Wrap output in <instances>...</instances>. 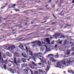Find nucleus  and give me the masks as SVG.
<instances>
[{"label":"nucleus","mask_w":74,"mask_h":74,"mask_svg":"<svg viewBox=\"0 0 74 74\" xmlns=\"http://www.w3.org/2000/svg\"><path fill=\"white\" fill-rule=\"evenodd\" d=\"M41 52H39L38 53L35 54H34V56L35 57H39L40 56V55H41Z\"/></svg>","instance_id":"1a4fd4ad"},{"label":"nucleus","mask_w":74,"mask_h":74,"mask_svg":"<svg viewBox=\"0 0 74 74\" xmlns=\"http://www.w3.org/2000/svg\"><path fill=\"white\" fill-rule=\"evenodd\" d=\"M67 40H65V42L64 43V45H66V44H67Z\"/></svg>","instance_id":"2f4dec72"},{"label":"nucleus","mask_w":74,"mask_h":74,"mask_svg":"<svg viewBox=\"0 0 74 74\" xmlns=\"http://www.w3.org/2000/svg\"><path fill=\"white\" fill-rule=\"evenodd\" d=\"M16 6V5H15V4H14L13 5H12V7L14 8H15V6Z\"/></svg>","instance_id":"49530a36"},{"label":"nucleus","mask_w":74,"mask_h":74,"mask_svg":"<svg viewBox=\"0 0 74 74\" xmlns=\"http://www.w3.org/2000/svg\"><path fill=\"white\" fill-rule=\"evenodd\" d=\"M62 63L63 64H64V65H65L66 64V62L64 61H62L61 64Z\"/></svg>","instance_id":"393cba45"},{"label":"nucleus","mask_w":74,"mask_h":74,"mask_svg":"<svg viewBox=\"0 0 74 74\" xmlns=\"http://www.w3.org/2000/svg\"><path fill=\"white\" fill-rule=\"evenodd\" d=\"M56 23V22H54L52 23V24L54 25V24H55V23Z\"/></svg>","instance_id":"6e6d98bb"},{"label":"nucleus","mask_w":74,"mask_h":74,"mask_svg":"<svg viewBox=\"0 0 74 74\" xmlns=\"http://www.w3.org/2000/svg\"><path fill=\"white\" fill-rule=\"evenodd\" d=\"M22 61H23V62H24H24H25L26 61V60L24 58H22Z\"/></svg>","instance_id":"c756f323"},{"label":"nucleus","mask_w":74,"mask_h":74,"mask_svg":"<svg viewBox=\"0 0 74 74\" xmlns=\"http://www.w3.org/2000/svg\"><path fill=\"white\" fill-rule=\"evenodd\" d=\"M47 60L46 59L44 58V59H43V60L41 61L43 63H46V60Z\"/></svg>","instance_id":"2eb2a0df"},{"label":"nucleus","mask_w":74,"mask_h":74,"mask_svg":"<svg viewBox=\"0 0 74 74\" xmlns=\"http://www.w3.org/2000/svg\"><path fill=\"white\" fill-rule=\"evenodd\" d=\"M35 74H38V72L37 71H35Z\"/></svg>","instance_id":"8fccbe9b"},{"label":"nucleus","mask_w":74,"mask_h":74,"mask_svg":"<svg viewBox=\"0 0 74 74\" xmlns=\"http://www.w3.org/2000/svg\"><path fill=\"white\" fill-rule=\"evenodd\" d=\"M44 46L46 48V52H48V51H49V48H47V47L46 46V45H44Z\"/></svg>","instance_id":"4468645a"},{"label":"nucleus","mask_w":74,"mask_h":74,"mask_svg":"<svg viewBox=\"0 0 74 74\" xmlns=\"http://www.w3.org/2000/svg\"><path fill=\"white\" fill-rule=\"evenodd\" d=\"M48 6V4H47L45 6V7H46V8H47Z\"/></svg>","instance_id":"69168bd1"},{"label":"nucleus","mask_w":74,"mask_h":74,"mask_svg":"<svg viewBox=\"0 0 74 74\" xmlns=\"http://www.w3.org/2000/svg\"><path fill=\"white\" fill-rule=\"evenodd\" d=\"M14 10L16 12H18L19 11V9H14Z\"/></svg>","instance_id":"72a5a7b5"},{"label":"nucleus","mask_w":74,"mask_h":74,"mask_svg":"<svg viewBox=\"0 0 74 74\" xmlns=\"http://www.w3.org/2000/svg\"><path fill=\"white\" fill-rule=\"evenodd\" d=\"M46 40L48 44H50V41H49V39H48V38H46Z\"/></svg>","instance_id":"a211bd4d"},{"label":"nucleus","mask_w":74,"mask_h":74,"mask_svg":"<svg viewBox=\"0 0 74 74\" xmlns=\"http://www.w3.org/2000/svg\"><path fill=\"white\" fill-rule=\"evenodd\" d=\"M40 51H42V52H43V51H44V49H43L42 48H41L40 49Z\"/></svg>","instance_id":"3c124183"},{"label":"nucleus","mask_w":74,"mask_h":74,"mask_svg":"<svg viewBox=\"0 0 74 74\" xmlns=\"http://www.w3.org/2000/svg\"><path fill=\"white\" fill-rule=\"evenodd\" d=\"M33 58L34 61H36V57H33Z\"/></svg>","instance_id":"09e8293b"},{"label":"nucleus","mask_w":74,"mask_h":74,"mask_svg":"<svg viewBox=\"0 0 74 74\" xmlns=\"http://www.w3.org/2000/svg\"><path fill=\"white\" fill-rule=\"evenodd\" d=\"M9 26H10V25H8L7 26V27L8 29H9V30H10V27H9Z\"/></svg>","instance_id":"a18cd8bd"},{"label":"nucleus","mask_w":74,"mask_h":74,"mask_svg":"<svg viewBox=\"0 0 74 74\" xmlns=\"http://www.w3.org/2000/svg\"><path fill=\"white\" fill-rule=\"evenodd\" d=\"M50 64H50V63H49V61L48 62V65L49 66H47V68L46 69V70L45 71L47 73L48 71V70H49V66H50Z\"/></svg>","instance_id":"39448f33"},{"label":"nucleus","mask_w":74,"mask_h":74,"mask_svg":"<svg viewBox=\"0 0 74 74\" xmlns=\"http://www.w3.org/2000/svg\"><path fill=\"white\" fill-rule=\"evenodd\" d=\"M14 48H15V46H11V49H12V50H13Z\"/></svg>","instance_id":"a878e982"},{"label":"nucleus","mask_w":74,"mask_h":74,"mask_svg":"<svg viewBox=\"0 0 74 74\" xmlns=\"http://www.w3.org/2000/svg\"><path fill=\"white\" fill-rule=\"evenodd\" d=\"M68 60H69V62L71 63L72 62H73V58L68 59Z\"/></svg>","instance_id":"dca6fc26"},{"label":"nucleus","mask_w":74,"mask_h":74,"mask_svg":"<svg viewBox=\"0 0 74 74\" xmlns=\"http://www.w3.org/2000/svg\"><path fill=\"white\" fill-rule=\"evenodd\" d=\"M59 56V55H58V53H56V55L54 56V57L55 58H58Z\"/></svg>","instance_id":"6ab92c4d"},{"label":"nucleus","mask_w":74,"mask_h":74,"mask_svg":"<svg viewBox=\"0 0 74 74\" xmlns=\"http://www.w3.org/2000/svg\"><path fill=\"white\" fill-rule=\"evenodd\" d=\"M4 68L5 70H6V69H7V66H6V65L5 64L4 65Z\"/></svg>","instance_id":"473e14b6"},{"label":"nucleus","mask_w":74,"mask_h":74,"mask_svg":"<svg viewBox=\"0 0 74 74\" xmlns=\"http://www.w3.org/2000/svg\"><path fill=\"white\" fill-rule=\"evenodd\" d=\"M71 62H69V60H68L67 61L66 63V64L65 66H69L70 65V63Z\"/></svg>","instance_id":"0eeeda50"},{"label":"nucleus","mask_w":74,"mask_h":74,"mask_svg":"<svg viewBox=\"0 0 74 74\" xmlns=\"http://www.w3.org/2000/svg\"><path fill=\"white\" fill-rule=\"evenodd\" d=\"M55 37V38H56V39H57L58 37H59V36H60V34L58 33H56L55 34V35L53 36Z\"/></svg>","instance_id":"423d86ee"},{"label":"nucleus","mask_w":74,"mask_h":74,"mask_svg":"<svg viewBox=\"0 0 74 74\" xmlns=\"http://www.w3.org/2000/svg\"><path fill=\"white\" fill-rule=\"evenodd\" d=\"M66 25L67 26H71V25H70V24H66Z\"/></svg>","instance_id":"de8ad7c7"},{"label":"nucleus","mask_w":74,"mask_h":74,"mask_svg":"<svg viewBox=\"0 0 74 74\" xmlns=\"http://www.w3.org/2000/svg\"><path fill=\"white\" fill-rule=\"evenodd\" d=\"M6 55L9 57H12V55L11 54H10L9 53L7 52L6 53Z\"/></svg>","instance_id":"f8f14e48"},{"label":"nucleus","mask_w":74,"mask_h":74,"mask_svg":"<svg viewBox=\"0 0 74 74\" xmlns=\"http://www.w3.org/2000/svg\"><path fill=\"white\" fill-rule=\"evenodd\" d=\"M32 64L34 66H37V65L36 64L33 62H32Z\"/></svg>","instance_id":"4be33fe9"},{"label":"nucleus","mask_w":74,"mask_h":74,"mask_svg":"<svg viewBox=\"0 0 74 74\" xmlns=\"http://www.w3.org/2000/svg\"><path fill=\"white\" fill-rule=\"evenodd\" d=\"M9 17H10V16H8L6 18H5L3 19V20L5 21L7 19H8V18Z\"/></svg>","instance_id":"f704fd0d"},{"label":"nucleus","mask_w":74,"mask_h":74,"mask_svg":"<svg viewBox=\"0 0 74 74\" xmlns=\"http://www.w3.org/2000/svg\"><path fill=\"white\" fill-rule=\"evenodd\" d=\"M19 47H20V48L21 49H23V46L22 45H21L19 46Z\"/></svg>","instance_id":"cd10ccee"},{"label":"nucleus","mask_w":74,"mask_h":74,"mask_svg":"<svg viewBox=\"0 0 74 74\" xmlns=\"http://www.w3.org/2000/svg\"><path fill=\"white\" fill-rule=\"evenodd\" d=\"M5 8V6H2L1 8V9H3V8Z\"/></svg>","instance_id":"864d4df0"},{"label":"nucleus","mask_w":74,"mask_h":74,"mask_svg":"<svg viewBox=\"0 0 74 74\" xmlns=\"http://www.w3.org/2000/svg\"><path fill=\"white\" fill-rule=\"evenodd\" d=\"M14 63H15V64L17 66H20V65L18 64L20 63L21 62V60L20 59H16V58H15L14 59Z\"/></svg>","instance_id":"7ed1b4c3"},{"label":"nucleus","mask_w":74,"mask_h":74,"mask_svg":"<svg viewBox=\"0 0 74 74\" xmlns=\"http://www.w3.org/2000/svg\"><path fill=\"white\" fill-rule=\"evenodd\" d=\"M62 2H63V0H61L60 1V3L62 4Z\"/></svg>","instance_id":"13d9d810"},{"label":"nucleus","mask_w":74,"mask_h":74,"mask_svg":"<svg viewBox=\"0 0 74 74\" xmlns=\"http://www.w3.org/2000/svg\"><path fill=\"white\" fill-rule=\"evenodd\" d=\"M37 10H42V9L41 8H38Z\"/></svg>","instance_id":"c03bdc74"},{"label":"nucleus","mask_w":74,"mask_h":74,"mask_svg":"<svg viewBox=\"0 0 74 74\" xmlns=\"http://www.w3.org/2000/svg\"><path fill=\"white\" fill-rule=\"evenodd\" d=\"M14 26H12L11 27V29H14Z\"/></svg>","instance_id":"603ef678"},{"label":"nucleus","mask_w":74,"mask_h":74,"mask_svg":"<svg viewBox=\"0 0 74 74\" xmlns=\"http://www.w3.org/2000/svg\"><path fill=\"white\" fill-rule=\"evenodd\" d=\"M56 67H58L60 69H64V66L62 64V62H58L56 65Z\"/></svg>","instance_id":"f03ea898"},{"label":"nucleus","mask_w":74,"mask_h":74,"mask_svg":"<svg viewBox=\"0 0 74 74\" xmlns=\"http://www.w3.org/2000/svg\"><path fill=\"white\" fill-rule=\"evenodd\" d=\"M62 41H60V42H59V44H62Z\"/></svg>","instance_id":"680f3d73"},{"label":"nucleus","mask_w":74,"mask_h":74,"mask_svg":"<svg viewBox=\"0 0 74 74\" xmlns=\"http://www.w3.org/2000/svg\"><path fill=\"white\" fill-rule=\"evenodd\" d=\"M16 71V70H15V69H14L13 71H11V72L12 73H13V74H14L15 73Z\"/></svg>","instance_id":"b1692460"},{"label":"nucleus","mask_w":74,"mask_h":74,"mask_svg":"<svg viewBox=\"0 0 74 74\" xmlns=\"http://www.w3.org/2000/svg\"><path fill=\"white\" fill-rule=\"evenodd\" d=\"M70 50H67L66 51V55H69V54H70Z\"/></svg>","instance_id":"f3484780"},{"label":"nucleus","mask_w":74,"mask_h":74,"mask_svg":"<svg viewBox=\"0 0 74 74\" xmlns=\"http://www.w3.org/2000/svg\"><path fill=\"white\" fill-rule=\"evenodd\" d=\"M22 53V55L23 57H24L25 58H26L27 57L26 56V54H25L22 53V52L21 53Z\"/></svg>","instance_id":"5701e85b"},{"label":"nucleus","mask_w":74,"mask_h":74,"mask_svg":"<svg viewBox=\"0 0 74 74\" xmlns=\"http://www.w3.org/2000/svg\"><path fill=\"white\" fill-rule=\"evenodd\" d=\"M32 47L33 48L35 47L37 45H38V47H41V46H42V44L41 42L39 40L34 41L32 42Z\"/></svg>","instance_id":"f257e3e1"},{"label":"nucleus","mask_w":74,"mask_h":74,"mask_svg":"<svg viewBox=\"0 0 74 74\" xmlns=\"http://www.w3.org/2000/svg\"><path fill=\"white\" fill-rule=\"evenodd\" d=\"M15 55L16 56H17V57H18V56H19V54H18V53H15Z\"/></svg>","instance_id":"c85d7f7f"},{"label":"nucleus","mask_w":74,"mask_h":74,"mask_svg":"<svg viewBox=\"0 0 74 74\" xmlns=\"http://www.w3.org/2000/svg\"><path fill=\"white\" fill-rule=\"evenodd\" d=\"M30 71H31V74H33V71H32V70L31 69L30 70Z\"/></svg>","instance_id":"5fc2aeb1"},{"label":"nucleus","mask_w":74,"mask_h":74,"mask_svg":"<svg viewBox=\"0 0 74 74\" xmlns=\"http://www.w3.org/2000/svg\"><path fill=\"white\" fill-rule=\"evenodd\" d=\"M68 72L69 73H71L72 74H74V71H68Z\"/></svg>","instance_id":"bb28decb"},{"label":"nucleus","mask_w":74,"mask_h":74,"mask_svg":"<svg viewBox=\"0 0 74 74\" xmlns=\"http://www.w3.org/2000/svg\"><path fill=\"white\" fill-rule=\"evenodd\" d=\"M38 64L39 65H40V66H41V64H42V63H39Z\"/></svg>","instance_id":"e2e57ef3"},{"label":"nucleus","mask_w":74,"mask_h":74,"mask_svg":"<svg viewBox=\"0 0 74 74\" xmlns=\"http://www.w3.org/2000/svg\"><path fill=\"white\" fill-rule=\"evenodd\" d=\"M1 62L3 64L4 63V60H3V58H2L1 60Z\"/></svg>","instance_id":"ea45409f"},{"label":"nucleus","mask_w":74,"mask_h":74,"mask_svg":"<svg viewBox=\"0 0 74 74\" xmlns=\"http://www.w3.org/2000/svg\"><path fill=\"white\" fill-rule=\"evenodd\" d=\"M3 58H5V55L3 56Z\"/></svg>","instance_id":"774afa93"},{"label":"nucleus","mask_w":74,"mask_h":74,"mask_svg":"<svg viewBox=\"0 0 74 74\" xmlns=\"http://www.w3.org/2000/svg\"><path fill=\"white\" fill-rule=\"evenodd\" d=\"M29 54L30 55H31V56H33V53H32V51H29Z\"/></svg>","instance_id":"412c9836"},{"label":"nucleus","mask_w":74,"mask_h":74,"mask_svg":"<svg viewBox=\"0 0 74 74\" xmlns=\"http://www.w3.org/2000/svg\"><path fill=\"white\" fill-rule=\"evenodd\" d=\"M47 17H45L44 19V20H46L47 19Z\"/></svg>","instance_id":"4d7b16f0"},{"label":"nucleus","mask_w":74,"mask_h":74,"mask_svg":"<svg viewBox=\"0 0 74 74\" xmlns=\"http://www.w3.org/2000/svg\"><path fill=\"white\" fill-rule=\"evenodd\" d=\"M53 16L54 17V18H56V19L57 18V17L56 16H55V15H54V14H53Z\"/></svg>","instance_id":"052dcab7"},{"label":"nucleus","mask_w":74,"mask_h":74,"mask_svg":"<svg viewBox=\"0 0 74 74\" xmlns=\"http://www.w3.org/2000/svg\"><path fill=\"white\" fill-rule=\"evenodd\" d=\"M52 62H53L55 63V62H56V60H55V59H53L52 60Z\"/></svg>","instance_id":"c9c22d12"},{"label":"nucleus","mask_w":74,"mask_h":74,"mask_svg":"<svg viewBox=\"0 0 74 74\" xmlns=\"http://www.w3.org/2000/svg\"><path fill=\"white\" fill-rule=\"evenodd\" d=\"M21 24H20V25H15V26H16L17 27H18V26H21Z\"/></svg>","instance_id":"37998d69"},{"label":"nucleus","mask_w":74,"mask_h":74,"mask_svg":"<svg viewBox=\"0 0 74 74\" xmlns=\"http://www.w3.org/2000/svg\"><path fill=\"white\" fill-rule=\"evenodd\" d=\"M38 71L40 73H41L42 72V70H41L40 69H39V70H38Z\"/></svg>","instance_id":"a19ab883"},{"label":"nucleus","mask_w":74,"mask_h":74,"mask_svg":"<svg viewBox=\"0 0 74 74\" xmlns=\"http://www.w3.org/2000/svg\"><path fill=\"white\" fill-rule=\"evenodd\" d=\"M38 57H39L38 58L41 61H42V60H44V59L45 58H44V57H43L42 56H40Z\"/></svg>","instance_id":"6e6552de"},{"label":"nucleus","mask_w":74,"mask_h":74,"mask_svg":"<svg viewBox=\"0 0 74 74\" xmlns=\"http://www.w3.org/2000/svg\"><path fill=\"white\" fill-rule=\"evenodd\" d=\"M24 71H25V74H28V71H27V69H24Z\"/></svg>","instance_id":"aec40b11"},{"label":"nucleus","mask_w":74,"mask_h":74,"mask_svg":"<svg viewBox=\"0 0 74 74\" xmlns=\"http://www.w3.org/2000/svg\"><path fill=\"white\" fill-rule=\"evenodd\" d=\"M25 48L27 52H29V51H30L29 50L30 49V47L29 46L26 47Z\"/></svg>","instance_id":"9b49d317"},{"label":"nucleus","mask_w":74,"mask_h":74,"mask_svg":"<svg viewBox=\"0 0 74 74\" xmlns=\"http://www.w3.org/2000/svg\"><path fill=\"white\" fill-rule=\"evenodd\" d=\"M62 3H59V4H58V5H61V4Z\"/></svg>","instance_id":"338daca9"},{"label":"nucleus","mask_w":74,"mask_h":74,"mask_svg":"<svg viewBox=\"0 0 74 74\" xmlns=\"http://www.w3.org/2000/svg\"><path fill=\"white\" fill-rule=\"evenodd\" d=\"M28 66H29L32 69H34V66L31 63L29 64Z\"/></svg>","instance_id":"9d476101"},{"label":"nucleus","mask_w":74,"mask_h":74,"mask_svg":"<svg viewBox=\"0 0 74 74\" xmlns=\"http://www.w3.org/2000/svg\"><path fill=\"white\" fill-rule=\"evenodd\" d=\"M4 63H5V64H7V60H6L5 61Z\"/></svg>","instance_id":"bf43d9fd"},{"label":"nucleus","mask_w":74,"mask_h":74,"mask_svg":"<svg viewBox=\"0 0 74 74\" xmlns=\"http://www.w3.org/2000/svg\"><path fill=\"white\" fill-rule=\"evenodd\" d=\"M24 38L23 37V38H17L16 40H21V39H22V38Z\"/></svg>","instance_id":"7c9ffc66"},{"label":"nucleus","mask_w":74,"mask_h":74,"mask_svg":"<svg viewBox=\"0 0 74 74\" xmlns=\"http://www.w3.org/2000/svg\"><path fill=\"white\" fill-rule=\"evenodd\" d=\"M9 61L10 62V63H14V61H11L10 60H9Z\"/></svg>","instance_id":"e433bc0d"},{"label":"nucleus","mask_w":74,"mask_h":74,"mask_svg":"<svg viewBox=\"0 0 74 74\" xmlns=\"http://www.w3.org/2000/svg\"><path fill=\"white\" fill-rule=\"evenodd\" d=\"M5 49H8V50L10 49L11 46H10V47H9V46H6Z\"/></svg>","instance_id":"ddd939ff"},{"label":"nucleus","mask_w":74,"mask_h":74,"mask_svg":"<svg viewBox=\"0 0 74 74\" xmlns=\"http://www.w3.org/2000/svg\"><path fill=\"white\" fill-rule=\"evenodd\" d=\"M53 56V54H50L48 55V58L50 59V60L51 61L52 60Z\"/></svg>","instance_id":"20e7f679"},{"label":"nucleus","mask_w":74,"mask_h":74,"mask_svg":"<svg viewBox=\"0 0 74 74\" xmlns=\"http://www.w3.org/2000/svg\"><path fill=\"white\" fill-rule=\"evenodd\" d=\"M64 36L63 35L61 36L60 37V38H64Z\"/></svg>","instance_id":"4c0bfd02"},{"label":"nucleus","mask_w":74,"mask_h":74,"mask_svg":"<svg viewBox=\"0 0 74 74\" xmlns=\"http://www.w3.org/2000/svg\"><path fill=\"white\" fill-rule=\"evenodd\" d=\"M71 51H74V47H73L71 49Z\"/></svg>","instance_id":"58836bf2"},{"label":"nucleus","mask_w":74,"mask_h":74,"mask_svg":"<svg viewBox=\"0 0 74 74\" xmlns=\"http://www.w3.org/2000/svg\"><path fill=\"white\" fill-rule=\"evenodd\" d=\"M54 7H55V4H53V5L52 6V8H53Z\"/></svg>","instance_id":"0e129e2a"},{"label":"nucleus","mask_w":74,"mask_h":74,"mask_svg":"<svg viewBox=\"0 0 74 74\" xmlns=\"http://www.w3.org/2000/svg\"><path fill=\"white\" fill-rule=\"evenodd\" d=\"M9 70L10 71H12V69L11 68H10Z\"/></svg>","instance_id":"79ce46f5"}]
</instances>
